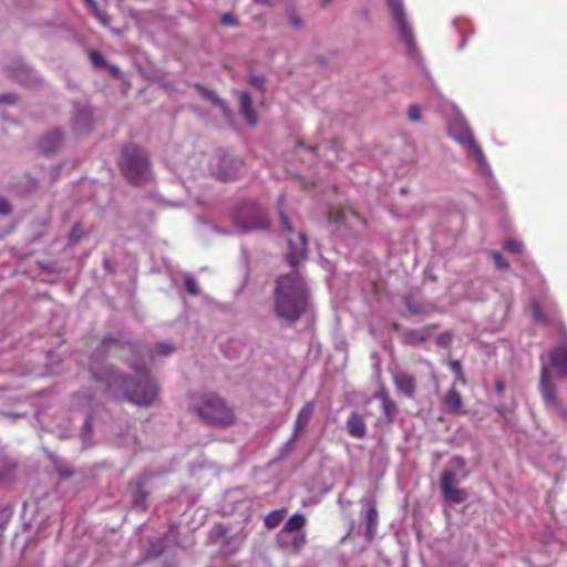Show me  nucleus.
Listing matches in <instances>:
<instances>
[{
  "mask_svg": "<svg viewBox=\"0 0 567 567\" xmlns=\"http://www.w3.org/2000/svg\"><path fill=\"white\" fill-rule=\"evenodd\" d=\"M161 551H162V550H157V551H155V553L153 554V556H155V557H156V556H158V555L161 554Z\"/></svg>",
  "mask_w": 567,
  "mask_h": 567,
  "instance_id": "5fc2aeb1",
  "label": "nucleus"
},
{
  "mask_svg": "<svg viewBox=\"0 0 567 567\" xmlns=\"http://www.w3.org/2000/svg\"><path fill=\"white\" fill-rule=\"evenodd\" d=\"M492 257H493L497 268H499V269H507L508 268L507 261L505 260V258L499 252L493 251L492 252Z\"/></svg>",
  "mask_w": 567,
  "mask_h": 567,
  "instance_id": "7c9ffc66",
  "label": "nucleus"
},
{
  "mask_svg": "<svg viewBox=\"0 0 567 567\" xmlns=\"http://www.w3.org/2000/svg\"><path fill=\"white\" fill-rule=\"evenodd\" d=\"M468 475L464 457L455 455L449 461L440 476V488L445 501L454 504L466 501V491L457 487L456 484L467 478Z\"/></svg>",
  "mask_w": 567,
  "mask_h": 567,
  "instance_id": "20e7f679",
  "label": "nucleus"
},
{
  "mask_svg": "<svg viewBox=\"0 0 567 567\" xmlns=\"http://www.w3.org/2000/svg\"><path fill=\"white\" fill-rule=\"evenodd\" d=\"M89 426H90V421H89V420H86V421L84 422V427H89Z\"/></svg>",
  "mask_w": 567,
  "mask_h": 567,
  "instance_id": "864d4df0",
  "label": "nucleus"
},
{
  "mask_svg": "<svg viewBox=\"0 0 567 567\" xmlns=\"http://www.w3.org/2000/svg\"><path fill=\"white\" fill-rule=\"evenodd\" d=\"M144 499H145V495L143 493H138L135 495L134 503L136 506L144 508V505H143Z\"/></svg>",
  "mask_w": 567,
  "mask_h": 567,
  "instance_id": "37998d69",
  "label": "nucleus"
},
{
  "mask_svg": "<svg viewBox=\"0 0 567 567\" xmlns=\"http://www.w3.org/2000/svg\"><path fill=\"white\" fill-rule=\"evenodd\" d=\"M288 18L293 28L300 29L303 25V20L295 11L289 12Z\"/></svg>",
  "mask_w": 567,
  "mask_h": 567,
  "instance_id": "2f4dec72",
  "label": "nucleus"
},
{
  "mask_svg": "<svg viewBox=\"0 0 567 567\" xmlns=\"http://www.w3.org/2000/svg\"><path fill=\"white\" fill-rule=\"evenodd\" d=\"M82 227L76 224L73 226L72 230H71V234H70V240L72 243H78L81 238H82Z\"/></svg>",
  "mask_w": 567,
  "mask_h": 567,
  "instance_id": "72a5a7b5",
  "label": "nucleus"
},
{
  "mask_svg": "<svg viewBox=\"0 0 567 567\" xmlns=\"http://www.w3.org/2000/svg\"><path fill=\"white\" fill-rule=\"evenodd\" d=\"M393 381L396 390L408 398H412L415 392V380L406 372H395L393 374Z\"/></svg>",
  "mask_w": 567,
  "mask_h": 567,
  "instance_id": "ddd939ff",
  "label": "nucleus"
},
{
  "mask_svg": "<svg viewBox=\"0 0 567 567\" xmlns=\"http://www.w3.org/2000/svg\"><path fill=\"white\" fill-rule=\"evenodd\" d=\"M258 4L271 6L270 0H254Z\"/></svg>",
  "mask_w": 567,
  "mask_h": 567,
  "instance_id": "de8ad7c7",
  "label": "nucleus"
},
{
  "mask_svg": "<svg viewBox=\"0 0 567 567\" xmlns=\"http://www.w3.org/2000/svg\"><path fill=\"white\" fill-rule=\"evenodd\" d=\"M248 209L251 210L258 217V220L245 223L243 225L244 231L268 228L269 223L265 218V209L260 205L250 204Z\"/></svg>",
  "mask_w": 567,
  "mask_h": 567,
  "instance_id": "f3484780",
  "label": "nucleus"
},
{
  "mask_svg": "<svg viewBox=\"0 0 567 567\" xmlns=\"http://www.w3.org/2000/svg\"><path fill=\"white\" fill-rule=\"evenodd\" d=\"M185 288L187 292L193 296L199 295V288L197 286V282L190 275H187L185 277Z\"/></svg>",
  "mask_w": 567,
  "mask_h": 567,
  "instance_id": "bb28decb",
  "label": "nucleus"
},
{
  "mask_svg": "<svg viewBox=\"0 0 567 567\" xmlns=\"http://www.w3.org/2000/svg\"><path fill=\"white\" fill-rule=\"evenodd\" d=\"M10 518V513L7 509H0V528L4 527Z\"/></svg>",
  "mask_w": 567,
  "mask_h": 567,
  "instance_id": "ea45409f",
  "label": "nucleus"
},
{
  "mask_svg": "<svg viewBox=\"0 0 567 567\" xmlns=\"http://www.w3.org/2000/svg\"><path fill=\"white\" fill-rule=\"evenodd\" d=\"M132 368L135 377L126 379L110 365H100L92 358L90 370L92 378L104 385V390L116 399H126L128 402L147 406L155 400L158 388L156 382L146 373L145 364L137 359Z\"/></svg>",
  "mask_w": 567,
  "mask_h": 567,
  "instance_id": "f257e3e1",
  "label": "nucleus"
},
{
  "mask_svg": "<svg viewBox=\"0 0 567 567\" xmlns=\"http://www.w3.org/2000/svg\"><path fill=\"white\" fill-rule=\"evenodd\" d=\"M447 128L449 135L464 146L467 157L474 159L477 167L484 173H488L489 166L487 159L480 145L475 142L467 122L462 116H456L449 123Z\"/></svg>",
  "mask_w": 567,
  "mask_h": 567,
  "instance_id": "39448f33",
  "label": "nucleus"
},
{
  "mask_svg": "<svg viewBox=\"0 0 567 567\" xmlns=\"http://www.w3.org/2000/svg\"><path fill=\"white\" fill-rule=\"evenodd\" d=\"M243 162L224 151H218L210 159V173L221 181H230L236 178L241 168Z\"/></svg>",
  "mask_w": 567,
  "mask_h": 567,
  "instance_id": "9d476101",
  "label": "nucleus"
},
{
  "mask_svg": "<svg viewBox=\"0 0 567 567\" xmlns=\"http://www.w3.org/2000/svg\"><path fill=\"white\" fill-rule=\"evenodd\" d=\"M503 247L505 250L513 254H522L523 251V245L517 240H507Z\"/></svg>",
  "mask_w": 567,
  "mask_h": 567,
  "instance_id": "cd10ccee",
  "label": "nucleus"
},
{
  "mask_svg": "<svg viewBox=\"0 0 567 567\" xmlns=\"http://www.w3.org/2000/svg\"><path fill=\"white\" fill-rule=\"evenodd\" d=\"M250 83L258 89H262L265 84V78L261 75L250 76Z\"/></svg>",
  "mask_w": 567,
  "mask_h": 567,
  "instance_id": "4c0bfd02",
  "label": "nucleus"
},
{
  "mask_svg": "<svg viewBox=\"0 0 567 567\" xmlns=\"http://www.w3.org/2000/svg\"><path fill=\"white\" fill-rule=\"evenodd\" d=\"M86 1L90 2V3H93V0H86Z\"/></svg>",
  "mask_w": 567,
  "mask_h": 567,
  "instance_id": "6e6d98bb",
  "label": "nucleus"
},
{
  "mask_svg": "<svg viewBox=\"0 0 567 567\" xmlns=\"http://www.w3.org/2000/svg\"><path fill=\"white\" fill-rule=\"evenodd\" d=\"M99 19L101 20V22H103L104 24L106 23V20H105V17L100 14L99 13Z\"/></svg>",
  "mask_w": 567,
  "mask_h": 567,
  "instance_id": "603ef678",
  "label": "nucleus"
},
{
  "mask_svg": "<svg viewBox=\"0 0 567 567\" xmlns=\"http://www.w3.org/2000/svg\"><path fill=\"white\" fill-rule=\"evenodd\" d=\"M374 398L379 399L382 404L383 413L386 417V421H392L396 414L398 408L396 404L390 399L386 391L382 388Z\"/></svg>",
  "mask_w": 567,
  "mask_h": 567,
  "instance_id": "6ab92c4d",
  "label": "nucleus"
},
{
  "mask_svg": "<svg viewBox=\"0 0 567 567\" xmlns=\"http://www.w3.org/2000/svg\"><path fill=\"white\" fill-rule=\"evenodd\" d=\"M90 60L95 68L106 66V60L104 55L97 50H93L90 52Z\"/></svg>",
  "mask_w": 567,
  "mask_h": 567,
  "instance_id": "a878e982",
  "label": "nucleus"
},
{
  "mask_svg": "<svg viewBox=\"0 0 567 567\" xmlns=\"http://www.w3.org/2000/svg\"><path fill=\"white\" fill-rule=\"evenodd\" d=\"M197 90L199 92V94L210 101L212 103H214L215 105H217L218 107H220V110L223 111V113L225 115H227L229 113V110H228V106L227 104L225 103L224 100H221L216 92L212 91V90H208L202 85H197Z\"/></svg>",
  "mask_w": 567,
  "mask_h": 567,
  "instance_id": "4be33fe9",
  "label": "nucleus"
},
{
  "mask_svg": "<svg viewBox=\"0 0 567 567\" xmlns=\"http://www.w3.org/2000/svg\"><path fill=\"white\" fill-rule=\"evenodd\" d=\"M333 0H320L321 4L323 7L328 6L329 3H331Z\"/></svg>",
  "mask_w": 567,
  "mask_h": 567,
  "instance_id": "8fccbe9b",
  "label": "nucleus"
},
{
  "mask_svg": "<svg viewBox=\"0 0 567 567\" xmlns=\"http://www.w3.org/2000/svg\"><path fill=\"white\" fill-rule=\"evenodd\" d=\"M120 166L124 175L134 184L147 182L152 176L145 151L135 145H127L122 150Z\"/></svg>",
  "mask_w": 567,
  "mask_h": 567,
  "instance_id": "423d86ee",
  "label": "nucleus"
},
{
  "mask_svg": "<svg viewBox=\"0 0 567 567\" xmlns=\"http://www.w3.org/2000/svg\"><path fill=\"white\" fill-rule=\"evenodd\" d=\"M539 392L546 410L553 416L567 422V406L559 399L551 381L549 368L545 363L542 365L540 371Z\"/></svg>",
  "mask_w": 567,
  "mask_h": 567,
  "instance_id": "0eeeda50",
  "label": "nucleus"
},
{
  "mask_svg": "<svg viewBox=\"0 0 567 567\" xmlns=\"http://www.w3.org/2000/svg\"><path fill=\"white\" fill-rule=\"evenodd\" d=\"M154 354L168 355L174 352V347L171 343H159L154 349Z\"/></svg>",
  "mask_w": 567,
  "mask_h": 567,
  "instance_id": "c85d7f7f",
  "label": "nucleus"
},
{
  "mask_svg": "<svg viewBox=\"0 0 567 567\" xmlns=\"http://www.w3.org/2000/svg\"><path fill=\"white\" fill-rule=\"evenodd\" d=\"M452 341V337L450 333H442L437 338V342L442 347H447Z\"/></svg>",
  "mask_w": 567,
  "mask_h": 567,
  "instance_id": "58836bf2",
  "label": "nucleus"
},
{
  "mask_svg": "<svg viewBox=\"0 0 567 567\" xmlns=\"http://www.w3.org/2000/svg\"><path fill=\"white\" fill-rule=\"evenodd\" d=\"M110 343H114V341H113V340L105 339V340L103 341V344H102V346L105 348V347H107Z\"/></svg>",
  "mask_w": 567,
  "mask_h": 567,
  "instance_id": "09e8293b",
  "label": "nucleus"
},
{
  "mask_svg": "<svg viewBox=\"0 0 567 567\" xmlns=\"http://www.w3.org/2000/svg\"><path fill=\"white\" fill-rule=\"evenodd\" d=\"M315 408H316L315 401H309L298 412L295 424H293V432H292L291 437L287 442V445H292L293 442L296 441L297 436L306 431L310 420L313 416Z\"/></svg>",
  "mask_w": 567,
  "mask_h": 567,
  "instance_id": "9b49d317",
  "label": "nucleus"
},
{
  "mask_svg": "<svg viewBox=\"0 0 567 567\" xmlns=\"http://www.w3.org/2000/svg\"><path fill=\"white\" fill-rule=\"evenodd\" d=\"M239 111L250 126H256L258 118L252 107L251 96L248 92H239Z\"/></svg>",
  "mask_w": 567,
  "mask_h": 567,
  "instance_id": "4468645a",
  "label": "nucleus"
},
{
  "mask_svg": "<svg viewBox=\"0 0 567 567\" xmlns=\"http://www.w3.org/2000/svg\"><path fill=\"white\" fill-rule=\"evenodd\" d=\"M451 370L455 373L456 375V379L460 380L461 382H464L463 380V377H462V364L460 361H452L451 364Z\"/></svg>",
  "mask_w": 567,
  "mask_h": 567,
  "instance_id": "f704fd0d",
  "label": "nucleus"
},
{
  "mask_svg": "<svg viewBox=\"0 0 567 567\" xmlns=\"http://www.w3.org/2000/svg\"><path fill=\"white\" fill-rule=\"evenodd\" d=\"M425 339H426V334L424 331L410 330L404 333V341L408 344L419 346V344L423 343L425 341Z\"/></svg>",
  "mask_w": 567,
  "mask_h": 567,
  "instance_id": "b1692460",
  "label": "nucleus"
},
{
  "mask_svg": "<svg viewBox=\"0 0 567 567\" xmlns=\"http://www.w3.org/2000/svg\"><path fill=\"white\" fill-rule=\"evenodd\" d=\"M549 359L559 377H567V342L550 350Z\"/></svg>",
  "mask_w": 567,
  "mask_h": 567,
  "instance_id": "f8f14e48",
  "label": "nucleus"
},
{
  "mask_svg": "<svg viewBox=\"0 0 567 567\" xmlns=\"http://www.w3.org/2000/svg\"><path fill=\"white\" fill-rule=\"evenodd\" d=\"M110 71L113 75L117 76L120 74V69L117 66H114V65L110 66Z\"/></svg>",
  "mask_w": 567,
  "mask_h": 567,
  "instance_id": "49530a36",
  "label": "nucleus"
},
{
  "mask_svg": "<svg viewBox=\"0 0 567 567\" xmlns=\"http://www.w3.org/2000/svg\"><path fill=\"white\" fill-rule=\"evenodd\" d=\"M351 218L357 219V220H360L359 215H358V214H355V213H351Z\"/></svg>",
  "mask_w": 567,
  "mask_h": 567,
  "instance_id": "3c124183",
  "label": "nucleus"
},
{
  "mask_svg": "<svg viewBox=\"0 0 567 567\" xmlns=\"http://www.w3.org/2000/svg\"><path fill=\"white\" fill-rule=\"evenodd\" d=\"M280 219L282 228L288 235L287 241L289 251L287 255V261L292 268H295L300 261L307 258V237L303 233L295 234L290 219L282 210H280Z\"/></svg>",
  "mask_w": 567,
  "mask_h": 567,
  "instance_id": "6e6552de",
  "label": "nucleus"
},
{
  "mask_svg": "<svg viewBox=\"0 0 567 567\" xmlns=\"http://www.w3.org/2000/svg\"><path fill=\"white\" fill-rule=\"evenodd\" d=\"M285 509L274 511L269 513L265 518V525L268 528H275L281 522Z\"/></svg>",
  "mask_w": 567,
  "mask_h": 567,
  "instance_id": "393cba45",
  "label": "nucleus"
},
{
  "mask_svg": "<svg viewBox=\"0 0 567 567\" xmlns=\"http://www.w3.org/2000/svg\"><path fill=\"white\" fill-rule=\"evenodd\" d=\"M347 430L349 435L352 437L362 439L367 433V426L363 416L352 412L347 420Z\"/></svg>",
  "mask_w": 567,
  "mask_h": 567,
  "instance_id": "2eb2a0df",
  "label": "nucleus"
},
{
  "mask_svg": "<svg viewBox=\"0 0 567 567\" xmlns=\"http://www.w3.org/2000/svg\"><path fill=\"white\" fill-rule=\"evenodd\" d=\"M365 519H367V535L369 537H371L372 534L374 533L377 525H378V512L373 505H370L368 507Z\"/></svg>",
  "mask_w": 567,
  "mask_h": 567,
  "instance_id": "5701e85b",
  "label": "nucleus"
},
{
  "mask_svg": "<svg viewBox=\"0 0 567 567\" xmlns=\"http://www.w3.org/2000/svg\"><path fill=\"white\" fill-rule=\"evenodd\" d=\"M444 404L450 413H460L463 405V400L458 391L451 389L444 396Z\"/></svg>",
  "mask_w": 567,
  "mask_h": 567,
  "instance_id": "412c9836",
  "label": "nucleus"
},
{
  "mask_svg": "<svg viewBox=\"0 0 567 567\" xmlns=\"http://www.w3.org/2000/svg\"><path fill=\"white\" fill-rule=\"evenodd\" d=\"M392 19L395 23L396 32L400 40L405 44L406 52L411 56H415L416 43L412 33V30L406 21L403 0H386Z\"/></svg>",
  "mask_w": 567,
  "mask_h": 567,
  "instance_id": "1a4fd4ad",
  "label": "nucleus"
},
{
  "mask_svg": "<svg viewBox=\"0 0 567 567\" xmlns=\"http://www.w3.org/2000/svg\"><path fill=\"white\" fill-rule=\"evenodd\" d=\"M190 409L206 424L227 427L235 422V413L224 399L213 393L194 394Z\"/></svg>",
  "mask_w": 567,
  "mask_h": 567,
  "instance_id": "7ed1b4c3",
  "label": "nucleus"
},
{
  "mask_svg": "<svg viewBox=\"0 0 567 567\" xmlns=\"http://www.w3.org/2000/svg\"><path fill=\"white\" fill-rule=\"evenodd\" d=\"M331 219L336 223H346V224H351L349 217L342 213V214H338L337 216H331Z\"/></svg>",
  "mask_w": 567,
  "mask_h": 567,
  "instance_id": "a19ab883",
  "label": "nucleus"
},
{
  "mask_svg": "<svg viewBox=\"0 0 567 567\" xmlns=\"http://www.w3.org/2000/svg\"><path fill=\"white\" fill-rule=\"evenodd\" d=\"M309 305V288L301 275L293 270L277 279L274 309L276 315L289 322L297 321Z\"/></svg>",
  "mask_w": 567,
  "mask_h": 567,
  "instance_id": "f03ea898",
  "label": "nucleus"
},
{
  "mask_svg": "<svg viewBox=\"0 0 567 567\" xmlns=\"http://www.w3.org/2000/svg\"><path fill=\"white\" fill-rule=\"evenodd\" d=\"M496 391L498 393H503V391H504V383L503 382H501V381L496 382Z\"/></svg>",
  "mask_w": 567,
  "mask_h": 567,
  "instance_id": "a18cd8bd",
  "label": "nucleus"
},
{
  "mask_svg": "<svg viewBox=\"0 0 567 567\" xmlns=\"http://www.w3.org/2000/svg\"><path fill=\"white\" fill-rule=\"evenodd\" d=\"M221 23L229 27L238 25V19L233 13H224L221 17Z\"/></svg>",
  "mask_w": 567,
  "mask_h": 567,
  "instance_id": "473e14b6",
  "label": "nucleus"
},
{
  "mask_svg": "<svg viewBox=\"0 0 567 567\" xmlns=\"http://www.w3.org/2000/svg\"><path fill=\"white\" fill-rule=\"evenodd\" d=\"M305 524V516L302 514L296 513L286 522L280 534H284V537H286L290 536L291 533H303L302 528Z\"/></svg>",
  "mask_w": 567,
  "mask_h": 567,
  "instance_id": "aec40b11",
  "label": "nucleus"
},
{
  "mask_svg": "<svg viewBox=\"0 0 567 567\" xmlns=\"http://www.w3.org/2000/svg\"><path fill=\"white\" fill-rule=\"evenodd\" d=\"M278 543L285 549L298 551L306 544V535L305 533H291L290 536L284 537V534H279Z\"/></svg>",
  "mask_w": 567,
  "mask_h": 567,
  "instance_id": "dca6fc26",
  "label": "nucleus"
},
{
  "mask_svg": "<svg viewBox=\"0 0 567 567\" xmlns=\"http://www.w3.org/2000/svg\"><path fill=\"white\" fill-rule=\"evenodd\" d=\"M11 213V205L9 200L4 197H0V214L1 215H9Z\"/></svg>",
  "mask_w": 567,
  "mask_h": 567,
  "instance_id": "c9c22d12",
  "label": "nucleus"
},
{
  "mask_svg": "<svg viewBox=\"0 0 567 567\" xmlns=\"http://www.w3.org/2000/svg\"><path fill=\"white\" fill-rule=\"evenodd\" d=\"M14 101H16V96L11 93L0 95V104L1 103L10 104V103H13Z\"/></svg>",
  "mask_w": 567,
  "mask_h": 567,
  "instance_id": "79ce46f5",
  "label": "nucleus"
},
{
  "mask_svg": "<svg viewBox=\"0 0 567 567\" xmlns=\"http://www.w3.org/2000/svg\"><path fill=\"white\" fill-rule=\"evenodd\" d=\"M408 116L411 122H419L421 120V109L419 105H411L408 111Z\"/></svg>",
  "mask_w": 567,
  "mask_h": 567,
  "instance_id": "c756f323",
  "label": "nucleus"
},
{
  "mask_svg": "<svg viewBox=\"0 0 567 567\" xmlns=\"http://www.w3.org/2000/svg\"><path fill=\"white\" fill-rule=\"evenodd\" d=\"M406 305H408V308H409V310L411 312H413V313H420L421 312V307L417 303L408 301Z\"/></svg>",
  "mask_w": 567,
  "mask_h": 567,
  "instance_id": "c03bdc74",
  "label": "nucleus"
},
{
  "mask_svg": "<svg viewBox=\"0 0 567 567\" xmlns=\"http://www.w3.org/2000/svg\"><path fill=\"white\" fill-rule=\"evenodd\" d=\"M532 310H533L534 318H535L536 320L542 321V320L544 319V316H543V313H542L540 306H539V303H538V302L534 301V302L532 303Z\"/></svg>",
  "mask_w": 567,
  "mask_h": 567,
  "instance_id": "e433bc0d",
  "label": "nucleus"
},
{
  "mask_svg": "<svg viewBox=\"0 0 567 567\" xmlns=\"http://www.w3.org/2000/svg\"><path fill=\"white\" fill-rule=\"evenodd\" d=\"M62 141V133L55 130L41 140L40 147L44 153H53L61 145Z\"/></svg>",
  "mask_w": 567,
  "mask_h": 567,
  "instance_id": "a211bd4d",
  "label": "nucleus"
}]
</instances>
